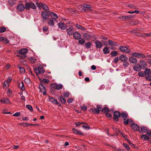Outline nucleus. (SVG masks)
I'll use <instances>...</instances> for the list:
<instances>
[{
	"mask_svg": "<svg viewBox=\"0 0 151 151\" xmlns=\"http://www.w3.org/2000/svg\"><path fill=\"white\" fill-rule=\"evenodd\" d=\"M76 27L77 28H78V29L81 30H83L85 29V28L84 27L80 25L79 24H76Z\"/></svg>",
	"mask_w": 151,
	"mask_h": 151,
	"instance_id": "45",
	"label": "nucleus"
},
{
	"mask_svg": "<svg viewBox=\"0 0 151 151\" xmlns=\"http://www.w3.org/2000/svg\"><path fill=\"white\" fill-rule=\"evenodd\" d=\"M108 42L109 45L111 47L113 46H117L116 42L111 40H109L108 41Z\"/></svg>",
	"mask_w": 151,
	"mask_h": 151,
	"instance_id": "26",
	"label": "nucleus"
},
{
	"mask_svg": "<svg viewBox=\"0 0 151 151\" xmlns=\"http://www.w3.org/2000/svg\"><path fill=\"white\" fill-rule=\"evenodd\" d=\"M6 29L4 27H3L0 28V32L2 33L5 32L6 31Z\"/></svg>",
	"mask_w": 151,
	"mask_h": 151,
	"instance_id": "43",
	"label": "nucleus"
},
{
	"mask_svg": "<svg viewBox=\"0 0 151 151\" xmlns=\"http://www.w3.org/2000/svg\"><path fill=\"white\" fill-rule=\"evenodd\" d=\"M92 44L91 42H88L86 43L85 44V46L86 48H89L91 47Z\"/></svg>",
	"mask_w": 151,
	"mask_h": 151,
	"instance_id": "41",
	"label": "nucleus"
},
{
	"mask_svg": "<svg viewBox=\"0 0 151 151\" xmlns=\"http://www.w3.org/2000/svg\"><path fill=\"white\" fill-rule=\"evenodd\" d=\"M21 83H22V86L21 87V89L22 91H23L25 90V88L24 86V83L22 81L21 82Z\"/></svg>",
	"mask_w": 151,
	"mask_h": 151,
	"instance_id": "56",
	"label": "nucleus"
},
{
	"mask_svg": "<svg viewBox=\"0 0 151 151\" xmlns=\"http://www.w3.org/2000/svg\"><path fill=\"white\" fill-rule=\"evenodd\" d=\"M49 101L53 104H58L59 103L57 101V100L53 97H50Z\"/></svg>",
	"mask_w": 151,
	"mask_h": 151,
	"instance_id": "18",
	"label": "nucleus"
},
{
	"mask_svg": "<svg viewBox=\"0 0 151 151\" xmlns=\"http://www.w3.org/2000/svg\"><path fill=\"white\" fill-rule=\"evenodd\" d=\"M48 28L46 26H43L42 28L43 32L45 33V32H47L48 31Z\"/></svg>",
	"mask_w": 151,
	"mask_h": 151,
	"instance_id": "47",
	"label": "nucleus"
},
{
	"mask_svg": "<svg viewBox=\"0 0 151 151\" xmlns=\"http://www.w3.org/2000/svg\"><path fill=\"white\" fill-rule=\"evenodd\" d=\"M70 94V93L67 91H64L63 93V95L64 97L66 98H67L69 96Z\"/></svg>",
	"mask_w": 151,
	"mask_h": 151,
	"instance_id": "38",
	"label": "nucleus"
},
{
	"mask_svg": "<svg viewBox=\"0 0 151 151\" xmlns=\"http://www.w3.org/2000/svg\"><path fill=\"white\" fill-rule=\"evenodd\" d=\"M24 81L26 83H30L31 82L30 80L28 78H25Z\"/></svg>",
	"mask_w": 151,
	"mask_h": 151,
	"instance_id": "50",
	"label": "nucleus"
},
{
	"mask_svg": "<svg viewBox=\"0 0 151 151\" xmlns=\"http://www.w3.org/2000/svg\"><path fill=\"white\" fill-rule=\"evenodd\" d=\"M141 67L139 64L136 65L133 67L134 70L137 71H140L141 69Z\"/></svg>",
	"mask_w": 151,
	"mask_h": 151,
	"instance_id": "24",
	"label": "nucleus"
},
{
	"mask_svg": "<svg viewBox=\"0 0 151 151\" xmlns=\"http://www.w3.org/2000/svg\"><path fill=\"white\" fill-rule=\"evenodd\" d=\"M78 8L80 10V11L82 12H85L87 10L85 9V8L83 7V4H82V5L79 6Z\"/></svg>",
	"mask_w": 151,
	"mask_h": 151,
	"instance_id": "29",
	"label": "nucleus"
},
{
	"mask_svg": "<svg viewBox=\"0 0 151 151\" xmlns=\"http://www.w3.org/2000/svg\"><path fill=\"white\" fill-rule=\"evenodd\" d=\"M119 59L122 62H126L128 60V58L124 55H121L119 56Z\"/></svg>",
	"mask_w": 151,
	"mask_h": 151,
	"instance_id": "14",
	"label": "nucleus"
},
{
	"mask_svg": "<svg viewBox=\"0 0 151 151\" xmlns=\"http://www.w3.org/2000/svg\"><path fill=\"white\" fill-rule=\"evenodd\" d=\"M119 60V58L118 57H116L114 58V59L113 60L112 62L115 63H116L118 62Z\"/></svg>",
	"mask_w": 151,
	"mask_h": 151,
	"instance_id": "46",
	"label": "nucleus"
},
{
	"mask_svg": "<svg viewBox=\"0 0 151 151\" xmlns=\"http://www.w3.org/2000/svg\"><path fill=\"white\" fill-rule=\"evenodd\" d=\"M124 17L125 20H130L132 19V18H133V17L131 15L125 16H124Z\"/></svg>",
	"mask_w": 151,
	"mask_h": 151,
	"instance_id": "37",
	"label": "nucleus"
},
{
	"mask_svg": "<svg viewBox=\"0 0 151 151\" xmlns=\"http://www.w3.org/2000/svg\"><path fill=\"white\" fill-rule=\"evenodd\" d=\"M54 87L56 89L59 90L62 88L63 85L61 84H55V86Z\"/></svg>",
	"mask_w": 151,
	"mask_h": 151,
	"instance_id": "30",
	"label": "nucleus"
},
{
	"mask_svg": "<svg viewBox=\"0 0 151 151\" xmlns=\"http://www.w3.org/2000/svg\"><path fill=\"white\" fill-rule=\"evenodd\" d=\"M103 51L104 53L105 54H108L110 52V51L109 49V48L107 47H105L103 50Z\"/></svg>",
	"mask_w": 151,
	"mask_h": 151,
	"instance_id": "31",
	"label": "nucleus"
},
{
	"mask_svg": "<svg viewBox=\"0 0 151 151\" xmlns=\"http://www.w3.org/2000/svg\"><path fill=\"white\" fill-rule=\"evenodd\" d=\"M83 7L85 8V9H87V10H90V9H88L91 7L90 5H88L86 4H83Z\"/></svg>",
	"mask_w": 151,
	"mask_h": 151,
	"instance_id": "51",
	"label": "nucleus"
},
{
	"mask_svg": "<svg viewBox=\"0 0 151 151\" xmlns=\"http://www.w3.org/2000/svg\"><path fill=\"white\" fill-rule=\"evenodd\" d=\"M119 49L121 51L126 53H129L130 52V50L127 47L120 46L119 47Z\"/></svg>",
	"mask_w": 151,
	"mask_h": 151,
	"instance_id": "6",
	"label": "nucleus"
},
{
	"mask_svg": "<svg viewBox=\"0 0 151 151\" xmlns=\"http://www.w3.org/2000/svg\"><path fill=\"white\" fill-rule=\"evenodd\" d=\"M25 9L27 10H29L30 8L35 9L36 8L35 4L32 2L27 3L25 5Z\"/></svg>",
	"mask_w": 151,
	"mask_h": 151,
	"instance_id": "2",
	"label": "nucleus"
},
{
	"mask_svg": "<svg viewBox=\"0 0 151 151\" xmlns=\"http://www.w3.org/2000/svg\"><path fill=\"white\" fill-rule=\"evenodd\" d=\"M39 88L40 91L43 93V94L45 95L46 94L47 91L45 88L42 83H40L39 85Z\"/></svg>",
	"mask_w": 151,
	"mask_h": 151,
	"instance_id": "7",
	"label": "nucleus"
},
{
	"mask_svg": "<svg viewBox=\"0 0 151 151\" xmlns=\"http://www.w3.org/2000/svg\"><path fill=\"white\" fill-rule=\"evenodd\" d=\"M102 106L101 105H97L96 108L94 107V108H91V109L92 112L95 114H99L101 110Z\"/></svg>",
	"mask_w": 151,
	"mask_h": 151,
	"instance_id": "1",
	"label": "nucleus"
},
{
	"mask_svg": "<svg viewBox=\"0 0 151 151\" xmlns=\"http://www.w3.org/2000/svg\"><path fill=\"white\" fill-rule=\"evenodd\" d=\"M73 37L75 39L79 40L81 39L82 37L81 34L78 32H76L73 33Z\"/></svg>",
	"mask_w": 151,
	"mask_h": 151,
	"instance_id": "10",
	"label": "nucleus"
},
{
	"mask_svg": "<svg viewBox=\"0 0 151 151\" xmlns=\"http://www.w3.org/2000/svg\"><path fill=\"white\" fill-rule=\"evenodd\" d=\"M141 137L142 139L145 140H148L149 139V137L145 134H143L141 136Z\"/></svg>",
	"mask_w": 151,
	"mask_h": 151,
	"instance_id": "32",
	"label": "nucleus"
},
{
	"mask_svg": "<svg viewBox=\"0 0 151 151\" xmlns=\"http://www.w3.org/2000/svg\"><path fill=\"white\" fill-rule=\"evenodd\" d=\"M22 125L24 126H26L27 127L31 126V124H29L27 123H22Z\"/></svg>",
	"mask_w": 151,
	"mask_h": 151,
	"instance_id": "58",
	"label": "nucleus"
},
{
	"mask_svg": "<svg viewBox=\"0 0 151 151\" xmlns=\"http://www.w3.org/2000/svg\"><path fill=\"white\" fill-rule=\"evenodd\" d=\"M145 73L141 71L139 72L138 75L140 77H143L145 76Z\"/></svg>",
	"mask_w": 151,
	"mask_h": 151,
	"instance_id": "53",
	"label": "nucleus"
},
{
	"mask_svg": "<svg viewBox=\"0 0 151 151\" xmlns=\"http://www.w3.org/2000/svg\"><path fill=\"white\" fill-rule=\"evenodd\" d=\"M4 103L5 104H11L12 103L9 101V99L7 98H4Z\"/></svg>",
	"mask_w": 151,
	"mask_h": 151,
	"instance_id": "44",
	"label": "nucleus"
},
{
	"mask_svg": "<svg viewBox=\"0 0 151 151\" xmlns=\"http://www.w3.org/2000/svg\"><path fill=\"white\" fill-rule=\"evenodd\" d=\"M50 16L52 17L51 19H54L55 21L58 18V15L55 13L53 12H50L49 13Z\"/></svg>",
	"mask_w": 151,
	"mask_h": 151,
	"instance_id": "16",
	"label": "nucleus"
},
{
	"mask_svg": "<svg viewBox=\"0 0 151 151\" xmlns=\"http://www.w3.org/2000/svg\"><path fill=\"white\" fill-rule=\"evenodd\" d=\"M81 108L83 111H85L87 109V107L86 106H81Z\"/></svg>",
	"mask_w": 151,
	"mask_h": 151,
	"instance_id": "57",
	"label": "nucleus"
},
{
	"mask_svg": "<svg viewBox=\"0 0 151 151\" xmlns=\"http://www.w3.org/2000/svg\"><path fill=\"white\" fill-rule=\"evenodd\" d=\"M0 41L4 43L8 44L9 42V40L7 38L5 37H0Z\"/></svg>",
	"mask_w": 151,
	"mask_h": 151,
	"instance_id": "21",
	"label": "nucleus"
},
{
	"mask_svg": "<svg viewBox=\"0 0 151 151\" xmlns=\"http://www.w3.org/2000/svg\"><path fill=\"white\" fill-rule=\"evenodd\" d=\"M129 60L131 63L133 64H136L137 62V59L134 57H130L129 59Z\"/></svg>",
	"mask_w": 151,
	"mask_h": 151,
	"instance_id": "19",
	"label": "nucleus"
},
{
	"mask_svg": "<svg viewBox=\"0 0 151 151\" xmlns=\"http://www.w3.org/2000/svg\"><path fill=\"white\" fill-rule=\"evenodd\" d=\"M121 116V114L117 111H115L114 112L113 118L114 120L116 122L119 121V118Z\"/></svg>",
	"mask_w": 151,
	"mask_h": 151,
	"instance_id": "4",
	"label": "nucleus"
},
{
	"mask_svg": "<svg viewBox=\"0 0 151 151\" xmlns=\"http://www.w3.org/2000/svg\"><path fill=\"white\" fill-rule=\"evenodd\" d=\"M26 107L31 111H33L32 107L30 105H26Z\"/></svg>",
	"mask_w": 151,
	"mask_h": 151,
	"instance_id": "52",
	"label": "nucleus"
},
{
	"mask_svg": "<svg viewBox=\"0 0 151 151\" xmlns=\"http://www.w3.org/2000/svg\"><path fill=\"white\" fill-rule=\"evenodd\" d=\"M85 36L87 38H89L90 37V35L88 33H85Z\"/></svg>",
	"mask_w": 151,
	"mask_h": 151,
	"instance_id": "64",
	"label": "nucleus"
},
{
	"mask_svg": "<svg viewBox=\"0 0 151 151\" xmlns=\"http://www.w3.org/2000/svg\"><path fill=\"white\" fill-rule=\"evenodd\" d=\"M101 111L104 113H107L109 111V109L106 107H104L102 109Z\"/></svg>",
	"mask_w": 151,
	"mask_h": 151,
	"instance_id": "34",
	"label": "nucleus"
},
{
	"mask_svg": "<svg viewBox=\"0 0 151 151\" xmlns=\"http://www.w3.org/2000/svg\"><path fill=\"white\" fill-rule=\"evenodd\" d=\"M106 116L109 118H111L112 117V116L111 114L109 113H106Z\"/></svg>",
	"mask_w": 151,
	"mask_h": 151,
	"instance_id": "61",
	"label": "nucleus"
},
{
	"mask_svg": "<svg viewBox=\"0 0 151 151\" xmlns=\"http://www.w3.org/2000/svg\"><path fill=\"white\" fill-rule=\"evenodd\" d=\"M131 127L132 129L134 131H138L139 132H141V130H139V127L136 124L133 123Z\"/></svg>",
	"mask_w": 151,
	"mask_h": 151,
	"instance_id": "8",
	"label": "nucleus"
},
{
	"mask_svg": "<svg viewBox=\"0 0 151 151\" xmlns=\"http://www.w3.org/2000/svg\"><path fill=\"white\" fill-rule=\"evenodd\" d=\"M141 53L139 52H134L132 54V55L133 56L137 57L138 58H140V57Z\"/></svg>",
	"mask_w": 151,
	"mask_h": 151,
	"instance_id": "35",
	"label": "nucleus"
},
{
	"mask_svg": "<svg viewBox=\"0 0 151 151\" xmlns=\"http://www.w3.org/2000/svg\"><path fill=\"white\" fill-rule=\"evenodd\" d=\"M59 28L61 30H64L66 28V26L64 22H60L58 24Z\"/></svg>",
	"mask_w": 151,
	"mask_h": 151,
	"instance_id": "17",
	"label": "nucleus"
},
{
	"mask_svg": "<svg viewBox=\"0 0 151 151\" xmlns=\"http://www.w3.org/2000/svg\"><path fill=\"white\" fill-rule=\"evenodd\" d=\"M124 123L125 124L127 125L129 123H131L132 122V120L130 119H126L125 118H124Z\"/></svg>",
	"mask_w": 151,
	"mask_h": 151,
	"instance_id": "28",
	"label": "nucleus"
},
{
	"mask_svg": "<svg viewBox=\"0 0 151 151\" xmlns=\"http://www.w3.org/2000/svg\"><path fill=\"white\" fill-rule=\"evenodd\" d=\"M73 101V99L72 98H68L67 100V102L68 104L71 103Z\"/></svg>",
	"mask_w": 151,
	"mask_h": 151,
	"instance_id": "62",
	"label": "nucleus"
},
{
	"mask_svg": "<svg viewBox=\"0 0 151 151\" xmlns=\"http://www.w3.org/2000/svg\"><path fill=\"white\" fill-rule=\"evenodd\" d=\"M95 46L97 48L101 49L102 47V43L98 40L95 42Z\"/></svg>",
	"mask_w": 151,
	"mask_h": 151,
	"instance_id": "12",
	"label": "nucleus"
},
{
	"mask_svg": "<svg viewBox=\"0 0 151 151\" xmlns=\"http://www.w3.org/2000/svg\"><path fill=\"white\" fill-rule=\"evenodd\" d=\"M72 131L73 132L76 134L79 135H84V133L83 132H81L79 130H77L75 128H73L72 129Z\"/></svg>",
	"mask_w": 151,
	"mask_h": 151,
	"instance_id": "20",
	"label": "nucleus"
},
{
	"mask_svg": "<svg viewBox=\"0 0 151 151\" xmlns=\"http://www.w3.org/2000/svg\"><path fill=\"white\" fill-rule=\"evenodd\" d=\"M48 13L44 11L42 12L41 15L43 19L45 20L48 19L49 17Z\"/></svg>",
	"mask_w": 151,
	"mask_h": 151,
	"instance_id": "11",
	"label": "nucleus"
},
{
	"mask_svg": "<svg viewBox=\"0 0 151 151\" xmlns=\"http://www.w3.org/2000/svg\"><path fill=\"white\" fill-rule=\"evenodd\" d=\"M118 53L116 51H113L111 52L110 54L111 57H115L117 55Z\"/></svg>",
	"mask_w": 151,
	"mask_h": 151,
	"instance_id": "40",
	"label": "nucleus"
},
{
	"mask_svg": "<svg viewBox=\"0 0 151 151\" xmlns=\"http://www.w3.org/2000/svg\"><path fill=\"white\" fill-rule=\"evenodd\" d=\"M146 132L147 134L149 136L151 137V130H148Z\"/></svg>",
	"mask_w": 151,
	"mask_h": 151,
	"instance_id": "63",
	"label": "nucleus"
},
{
	"mask_svg": "<svg viewBox=\"0 0 151 151\" xmlns=\"http://www.w3.org/2000/svg\"><path fill=\"white\" fill-rule=\"evenodd\" d=\"M42 83H48L50 82L49 80L46 79H44L42 81Z\"/></svg>",
	"mask_w": 151,
	"mask_h": 151,
	"instance_id": "55",
	"label": "nucleus"
},
{
	"mask_svg": "<svg viewBox=\"0 0 151 151\" xmlns=\"http://www.w3.org/2000/svg\"><path fill=\"white\" fill-rule=\"evenodd\" d=\"M146 79L150 81H151V76L147 75L145 77Z\"/></svg>",
	"mask_w": 151,
	"mask_h": 151,
	"instance_id": "54",
	"label": "nucleus"
},
{
	"mask_svg": "<svg viewBox=\"0 0 151 151\" xmlns=\"http://www.w3.org/2000/svg\"><path fill=\"white\" fill-rule=\"evenodd\" d=\"M28 52V50L27 49L23 48L19 50H17V52L18 54H19L23 55L24 58H26V55L25 54Z\"/></svg>",
	"mask_w": 151,
	"mask_h": 151,
	"instance_id": "5",
	"label": "nucleus"
},
{
	"mask_svg": "<svg viewBox=\"0 0 151 151\" xmlns=\"http://www.w3.org/2000/svg\"><path fill=\"white\" fill-rule=\"evenodd\" d=\"M30 62L32 63H35L36 62L37 59L33 57H30L29 58Z\"/></svg>",
	"mask_w": 151,
	"mask_h": 151,
	"instance_id": "39",
	"label": "nucleus"
},
{
	"mask_svg": "<svg viewBox=\"0 0 151 151\" xmlns=\"http://www.w3.org/2000/svg\"><path fill=\"white\" fill-rule=\"evenodd\" d=\"M17 67L19 69L20 72L21 73H24L25 71V68L24 67L21 66L20 65H18Z\"/></svg>",
	"mask_w": 151,
	"mask_h": 151,
	"instance_id": "27",
	"label": "nucleus"
},
{
	"mask_svg": "<svg viewBox=\"0 0 151 151\" xmlns=\"http://www.w3.org/2000/svg\"><path fill=\"white\" fill-rule=\"evenodd\" d=\"M141 130L144 133H146L148 131L147 128L143 126L141 127Z\"/></svg>",
	"mask_w": 151,
	"mask_h": 151,
	"instance_id": "33",
	"label": "nucleus"
},
{
	"mask_svg": "<svg viewBox=\"0 0 151 151\" xmlns=\"http://www.w3.org/2000/svg\"><path fill=\"white\" fill-rule=\"evenodd\" d=\"M140 64H139L141 68H145L147 66V64L145 61L144 60L140 61Z\"/></svg>",
	"mask_w": 151,
	"mask_h": 151,
	"instance_id": "23",
	"label": "nucleus"
},
{
	"mask_svg": "<svg viewBox=\"0 0 151 151\" xmlns=\"http://www.w3.org/2000/svg\"><path fill=\"white\" fill-rule=\"evenodd\" d=\"M78 42L80 44L83 45L85 43V40L83 39H82L80 40H79Z\"/></svg>",
	"mask_w": 151,
	"mask_h": 151,
	"instance_id": "49",
	"label": "nucleus"
},
{
	"mask_svg": "<svg viewBox=\"0 0 151 151\" xmlns=\"http://www.w3.org/2000/svg\"><path fill=\"white\" fill-rule=\"evenodd\" d=\"M121 116L124 118H127L128 116V115L125 112H123L121 114Z\"/></svg>",
	"mask_w": 151,
	"mask_h": 151,
	"instance_id": "42",
	"label": "nucleus"
},
{
	"mask_svg": "<svg viewBox=\"0 0 151 151\" xmlns=\"http://www.w3.org/2000/svg\"><path fill=\"white\" fill-rule=\"evenodd\" d=\"M121 134L122 135L124 138L125 139H126L127 138V136L123 132H121Z\"/></svg>",
	"mask_w": 151,
	"mask_h": 151,
	"instance_id": "59",
	"label": "nucleus"
},
{
	"mask_svg": "<svg viewBox=\"0 0 151 151\" xmlns=\"http://www.w3.org/2000/svg\"><path fill=\"white\" fill-rule=\"evenodd\" d=\"M54 19L50 18L47 22V24L50 26H52L54 25Z\"/></svg>",
	"mask_w": 151,
	"mask_h": 151,
	"instance_id": "22",
	"label": "nucleus"
},
{
	"mask_svg": "<svg viewBox=\"0 0 151 151\" xmlns=\"http://www.w3.org/2000/svg\"><path fill=\"white\" fill-rule=\"evenodd\" d=\"M66 31L67 34L69 36L72 35L74 33L73 29L72 26H70L68 28H67Z\"/></svg>",
	"mask_w": 151,
	"mask_h": 151,
	"instance_id": "9",
	"label": "nucleus"
},
{
	"mask_svg": "<svg viewBox=\"0 0 151 151\" xmlns=\"http://www.w3.org/2000/svg\"><path fill=\"white\" fill-rule=\"evenodd\" d=\"M20 114V113L19 112H17L15 114H14L13 116H18Z\"/></svg>",
	"mask_w": 151,
	"mask_h": 151,
	"instance_id": "60",
	"label": "nucleus"
},
{
	"mask_svg": "<svg viewBox=\"0 0 151 151\" xmlns=\"http://www.w3.org/2000/svg\"><path fill=\"white\" fill-rule=\"evenodd\" d=\"M123 146L124 147L127 148L128 150H130V148L129 147V145L127 144L126 143H124L123 144Z\"/></svg>",
	"mask_w": 151,
	"mask_h": 151,
	"instance_id": "48",
	"label": "nucleus"
},
{
	"mask_svg": "<svg viewBox=\"0 0 151 151\" xmlns=\"http://www.w3.org/2000/svg\"><path fill=\"white\" fill-rule=\"evenodd\" d=\"M60 100L62 104H65L66 103V100L64 96L63 95H60Z\"/></svg>",
	"mask_w": 151,
	"mask_h": 151,
	"instance_id": "25",
	"label": "nucleus"
},
{
	"mask_svg": "<svg viewBox=\"0 0 151 151\" xmlns=\"http://www.w3.org/2000/svg\"><path fill=\"white\" fill-rule=\"evenodd\" d=\"M34 70L37 75L43 73L45 72V69L41 67H38L37 68H35Z\"/></svg>",
	"mask_w": 151,
	"mask_h": 151,
	"instance_id": "3",
	"label": "nucleus"
},
{
	"mask_svg": "<svg viewBox=\"0 0 151 151\" xmlns=\"http://www.w3.org/2000/svg\"><path fill=\"white\" fill-rule=\"evenodd\" d=\"M40 5L42 6V8L44 9L47 12H50L47 6L45 4H43L42 3H40Z\"/></svg>",
	"mask_w": 151,
	"mask_h": 151,
	"instance_id": "15",
	"label": "nucleus"
},
{
	"mask_svg": "<svg viewBox=\"0 0 151 151\" xmlns=\"http://www.w3.org/2000/svg\"><path fill=\"white\" fill-rule=\"evenodd\" d=\"M144 73L145 74L150 75L151 74V70L150 69H146Z\"/></svg>",
	"mask_w": 151,
	"mask_h": 151,
	"instance_id": "36",
	"label": "nucleus"
},
{
	"mask_svg": "<svg viewBox=\"0 0 151 151\" xmlns=\"http://www.w3.org/2000/svg\"><path fill=\"white\" fill-rule=\"evenodd\" d=\"M25 8V7L23 4H19L17 6V9L19 12L23 11Z\"/></svg>",
	"mask_w": 151,
	"mask_h": 151,
	"instance_id": "13",
	"label": "nucleus"
}]
</instances>
